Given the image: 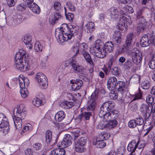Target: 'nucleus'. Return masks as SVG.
Returning a JSON list of instances; mask_svg holds the SVG:
<instances>
[{"label": "nucleus", "mask_w": 155, "mask_h": 155, "mask_svg": "<svg viewBox=\"0 0 155 155\" xmlns=\"http://www.w3.org/2000/svg\"><path fill=\"white\" fill-rule=\"evenodd\" d=\"M148 34L145 35L142 38L140 41V44L143 47L148 46L150 44Z\"/></svg>", "instance_id": "obj_21"}, {"label": "nucleus", "mask_w": 155, "mask_h": 155, "mask_svg": "<svg viewBox=\"0 0 155 155\" xmlns=\"http://www.w3.org/2000/svg\"><path fill=\"white\" fill-rule=\"evenodd\" d=\"M20 91L21 96L23 98H26L28 94V92L26 88L21 89Z\"/></svg>", "instance_id": "obj_42"}, {"label": "nucleus", "mask_w": 155, "mask_h": 155, "mask_svg": "<svg viewBox=\"0 0 155 155\" xmlns=\"http://www.w3.org/2000/svg\"><path fill=\"white\" fill-rule=\"evenodd\" d=\"M117 79L114 77H110L107 80V86L108 89L112 91L117 86Z\"/></svg>", "instance_id": "obj_9"}, {"label": "nucleus", "mask_w": 155, "mask_h": 155, "mask_svg": "<svg viewBox=\"0 0 155 155\" xmlns=\"http://www.w3.org/2000/svg\"><path fill=\"white\" fill-rule=\"evenodd\" d=\"M87 141V139L84 137H81L79 140H75L74 147L75 151L77 152L82 153L84 152L85 149L84 146Z\"/></svg>", "instance_id": "obj_6"}, {"label": "nucleus", "mask_w": 155, "mask_h": 155, "mask_svg": "<svg viewBox=\"0 0 155 155\" xmlns=\"http://www.w3.org/2000/svg\"><path fill=\"white\" fill-rule=\"evenodd\" d=\"M132 59L134 63L138 65L141 63L142 56L141 53L137 50L135 52H133L132 53Z\"/></svg>", "instance_id": "obj_10"}, {"label": "nucleus", "mask_w": 155, "mask_h": 155, "mask_svg": "<svg viewBox=\"0 0 155 155\" xmlns=\"http://www.w3.org/2000/svg\"><path fill=\"white\" fill-rule=\"evenodd\" d=\"M93 144L95 145L97 148H102L104 147L106 145V143L104 142V140H98V137L96 139V142H94Z\"/></svg>", "instance_id": "obj_30"}, {"label": "nucleus", "mask_w": 155, "mask_h": 155, "mask_svg": "<svg viewBox=\"0 0 155 155\" xmlns=\"http://www.w3.org/2000/svg\"><path fill=\"white\" fill-rule=\"evenodd\" d=\"M110 137V134L109 133L105 132H103L100 134L98 137V140H104L108 139Z\"/></svg>", "instance_id": "obj_31"}, {"label": "nucleus", "mask_w": 155, "mask_h": 155, "mask_svg": "<svg viewBox=\"0 0 155 155\" xmlns=\"http://www.w3.org/2000/svg\"><path fill=\"white\" fill-rule=\"evenodd\" d=\"M140 110L143 114L146 121L148 120L152 113L153 112V107L152 106H148L143 104L141 106Z\"/></svg>", "instance_id": "obj_7"}, {"label": "nucleus", "mask_w": 155, "mask_h": 155, "mask_svg": "<svg viewBox=\"0 0 155 155\" xmlns=\"http://www.w3.org/2000/svg\"><path fill=\"white\" fill-rule=\"evenodd\" d=\"M99 90L96 89L91 95L90 100L92 101L96 102V100L98 97Z\"/></svg>", "instance_id": "obj_36"}, {"label": "nucleus", "mask_w": 155, "mask_h": 155, "mask_svg": "<svg viewBox=\"0 0 155 155\" xmlns=\"http://www.w3.org/2000/svg\"><path fill=\"white\" fill-rule=\"evenodd\" d=\"M65 150L63 148H58L52 150L49 155H65Z\"/></svg>", "instance_id": "obj_24"}, {"label": "nucleus", "mask_w": 155, "mask_h": 155, "mask_svg": "<svg viewBox=\"0 0 155 155\" xmlns=\"http://www.w3.org/2000/svg\"><path fill=\"white\" fill-rule=\"evenodd\" d=\"M64 107L66 109H69L72 107L74 105V103L71 101H66L63 104Z\"/></svg>", "instance_id": "obj_46"}, {"label": "nucleus", "mask_w": 155, "mask_h": 155, "mask_svg": "<svg viewBox=\"0 0 155 155\" xmlns=\"http://www.w3.org/2000/svg\"><path fill=\"white\" fill-rule=\"evenodd\" d=\"M108 123L106 125V127L109 128H112L116 127L117 124V122L116 120H111L108 121Z\"/></svg>", "instance_id": "obj_34"}, {"label": "nucleus", "mask_w": 155, "mask_h": 155, "mask_svg": "<svg viewBox=\"0 0 155 155\" xmlns=\"http://www.w3.org/2000/svg\"><path fill=\"white\" fill-rule=\"evenodd\" d=\"M31 41V37L30 35H26L24 37L23 41L26 45L30 43Z\"/></svg>", "instance_id": "obj_49"}, {"label": "nucleus", "mask_w": 155, "mask_h": 155, "mask_svg": "<svg viewBox=\"0 0 155 155\" xmlns=\"http://www.w3.org/2000/svg\"><path fill=\"white\" fill-rule=\"evenodd\" d=\"M92 53L94 55L99 58H103L106 56L105 52H104L103 49L102 51V49L100 48L95 49L93 48Z\"/></svg>", "instance_id": "obj_18"}, {"label": "nucleus", "mask_w": 155, "mask_h": 155, "mask_svg": "<svg viewBox=\"0 0 155 155\" xmlns=\"http://www.w3.org/2000/svg\"><path fill=\"white\" fill-rule=\"evenodd\" d=\"M35 79L41 87H47L48 85L47 79L43 74L41 72L37 73L35 75Z\"/></svg>", "instance_id": "obj_5"}, {"label": "nucleus", "mask_w": 155, "mask_h": 155, "mask_svg": "<svg viewBox=\"0 0 155 155\" xmlns=\"http://www.w3.org/2000/svg\"><path fill=\"white\" fill-rule=\"evenodd\" d=\"M118 96V94L114 91H112L109 94V97L111 99L115 100L117 99Z\"/></svg>", "instance_id": "obj_58"}, {"label": "nucleus", "mask_w": 155, "mask_h": 155, "mask_svg": "<svg viewBox=\"0 0 155 155\" xmlns=\"http://www.w3.org/2000/svg\"><path fill=\"white\" fill-rule=\"evenodd\" d=\"M72 140L71 136L70 134H66L61 143V145L64 148H66L71 144Z\"/></svg>", "instance_id": "obj_14"}, {"label": "nucleus", "mask_w": 155, "mask_h": 155, "mask_svg": "<svg viewBox=\"0 0 155 155\" xmlns=\"http://www.w3.org/2000/svg\"><path fill=\"white\" fill-rule=\"evenodd\" d=\"M82 54L88 63L91 65L93 64V61L89 54L86 51L82 52Z\"/></svg>", "instance_id": "obj_28"}, {"label": "nucleus", "mask_w": 155, "mask_h": 155, "mask_svg": "<svg viewBox=\"0 0 155 155\" xmlns=\"http://www.w3.org/2000/svg\"><path fill=\"white\" fill-rule=\"evenodd\" d=\"M5 21V24L6 23L9 26H15L18 25L20 23L19 20V19H13L12 18L8 19L7 21L6 20Z\"/></svg>", "instance_id": "obj_25"}, {"label": "nucleus", "mask_w": 155, "mask_h": 155, "mask_svg": "<svg viewBox=\"0 0 155 155\" xmlns=\"http://www.w3.org/2000/svg\"><path fill=\"white\" fill-rule=\"evenodd\" d=\"M96 102L90 101L88 103L87 109L89 110H93L95 107Z\"/></svg>", "instance_id": "obj_37"}, {"label": "nucleus", "mask_w": 155, "mask_h": 155, "mask_svg": "<svg viewBox=\"0 0 155 155\" xmlns=\"http://www.w3.org/2000/svg\"><path fill=\"white\" fill-rule=\"evenodd\" d=\"M64 9L66 18L70 21H72L74 18V14L70 13H68L67 14L66 12V9L65 7H64Z\"/></svg>", "instance_id": "obj_53"}, {"label": "nucleus", "mask_w": 155, "mask_h": 155, "mask_svg": "<svg viewBox=\"0 0 155 155\" xmlns=\"http://www.w3.org/2000/svg\"><path fill=\"white\" fill-rule=\"evenodd\" d=\"M63 25L65 26V28H64L63 27L61 26V32H60L58 35V39L61 42L70 40L74 35H77L78 32L77 28L75 27L74 28L71 25L68 26L66 24Z\"/></svg>", "instance_id": "obj_1"}, {"label": "nucleus", "mask_w": 155, "mask_h": 155, "mask_svg": "<svg viewBox=\"0 0 155 155\" xmlns=\"http://www.w3.org/2000/svg\"><path fill=\"white\" fill-rule=\"evenodd\" d=\"M110 116L111 117L112 120H116L118 118L119 113L118 111L117 110H112L109 112Z\"/></svg>", "instance_id": "obj_32"}, {"label": "nucleus", "mask_w": 155, "mask_h": 155, "mask_svg": "<svg viewBox=\"0 0 155 155\" xmlns=\"http://www.w3.org/2000/svg\"><path fill=\"white\" fill-rule=\"evenodd\" d=\"M109 11L111 18H116L118 17L119 12L116 8L114 7L111 8L110 9Z\"/></svg>", "instance_id": "obj_27"}, {"label": "nucleus", "mask_w": 155, "mask_h": 155, "mask_svg": "<svg viewBox=\"0 0 155 155\" xmlns=\"http://www.w3.org/2000/svg\"><path fill=\"white\" fill-rule=\"evenodd\" d=\"M117 86H118L117 88V87L116 88L119 91H123L125 87V83L123 81H119L117 82Z\"/></svg>", "instance_id": "obj_35"}, {"label": "nucleus", "mask_w": 155, "mask_h": 155, "mask_svg": "<svg viewBox=\"0 0 155 155\" xmlns=\"http://www.w3.org/2000/svg\"><path fill=\"white\" fill-rule=\"evenodd\" d=\"M46 141L47 143H49L52 138V133L50 130H47L45 134Z\"/></svg>", "instance_id": "obj_38"}, {"label": "nucleus", "mask_w": 155, "mask_h": 155, "mask_svg": "<svg viewBox=\"0 0 155 155\" xmlns=\"http://www.w3.org/2000/svg\"><path fill=\"white\" fill-rule=\"evenodd\" d=\"M139 90V92L135 95L134 97L132 99V101H135L136 100L142 98V92L140 91V89Z\"/></svg>", "instance_id": "obj_52"}, {"label": "nucleus", "mask_w": 155, "mask_h": 155, "mask_svg": "<svg viewBox=\"0 0 155 155\" xmlns=\"http://www.w3.org/2000/svg\"><path fill=\"white\" fill-rule=\"evenodd\" d=\"M104 113H102L101 111H100L99 114V117L103 118V120L104 122H107L110 121L112 120L111 117L110 116V114L109 112H106L103 111Z\"/></svg>", "instance_id": "obj_19"}, {"label": "nucleus", "mask_w": 155, "mask_h": 155, "mask_svg": "<svg viewBox=\"0 0 155 155\" xmlns=\"http://www.w3.org/2000/svg\"><path fill=\"white\" fill-rule=\"evenodd\" d=\"M42 101L38 98H34L32 101V104L36 107H39L41 104Z\"/></svg>", "instance_id": "obj_43"}, {"label": "nucleus", "mask_w": 155, "mask_h": 155, "mask_svg": "<svg viewBox=\"0 0 155 155\" xmlns=\"http://www.w3.org/2000/svg\"><path fill=\"white\" fill-rule=\"evenodd\" d=\"M117 57L115 56H111L108 62V67L110 68H111V67L112 66L113 63L116 60Z\"/></svg>", "instance_id": "obj_44"}, {"label": "nucleus", "mask_w": 155, "mask_h": 155, "mask_svg": "<svg viewBox=\"0 0 155 155\" xmlns=\"http://www.w3.org/2000/svg\"><path fill=\"white\" fill-rule=\"evenodd\" d=\"M65 116V113L63 111H60L55 114V120L56 121L61 122L64 118Z\"/></svg>", "instance_id": "obj_23"}, {"label": "nucleus", "mask_w": 155, "mask_h": 155, "mask_svg": "<svg viewBox=\"0 0 155 155\" xmlns=\"http://www.w3.org/2000/svg\"><path fill=\"white\" fill-rule=\"evenodd\" d=\"M154 98L151 95L148 96L146 98V101L148 103L152 104L153 103Z\"/></svg>", "instance_id": "obj_64"}, {"label": "nucleus", "mask_w": 155, "mask_h": 155, "mask_svg": "<svg viewBox=\"0 0 155 155\" xmlns=\"http://www.w3.org/2000/svg\"><path fill=\"white\" fill-rule=\"evenodd\" d=\"M29 57L25 51L21 50L17 53L15 57V66L18 70L24 71L25 67L28 64Z\"/></svg>", "instance_id": "obj_2"}, {"label": "nucleus", "mask_w": 155, "mask_h": 155, "mask_svg": "<svg viewBox=\"0 0 155 155\" xmlns=\"http://www.w3.org/2000/svg\"><path fill=\"white\" fill-rule=\"evenodd\" d=\"M128 125L130 128H135L137 126L134 119L130 120L128 123Z\"/></svg>", "instance_id": "obj_57"}, {"label": "nucleus", "mask_w": 155, "mask_h": 155, "mask_svg": "<svg viewBox=\"0 0 155 155\" xmlns=\"http://www.w3.org/2000/svg\"><path fill=\"white\" fill-rule=\"evenodd\" d=\"M13 119L15 126L17 129L21 128L22 120L24 119L26 116V112L25 106L22 104L18 106L15 108L13 111Z\"/></svg>", "instance_id": "obj_4"}, {"label": "nucleus", "mask_w": 155, "mask_h": 155, "mask_svg": "<svg viewBox=\"0 0 155 155\" xmlns=\"http://www.w3.org/2000/svg\"><path fill=\"white\" fill-rule=\"evenodd\" d=\"M18 81L20 87L21 89L26 88V86L25 84L23 78L21 77H20L18 79Z\"/></svg>", "instance_id": "obj_56"}, {"label": "nucleus", "mask_w": 155, "mask_h": 155, "mask_svg": "<svg viewBox=\"0 0 155 155\" xmlns=\"http://www.w3.org/2000/svg\"><path fill=\"white\" fill-rule=\"evenodd\" d=\"M5 127L9 129V125L7 119L4 114L0 113V128H4Z\"/></svg>", "instance_id": "obj_13"}, {"label": "nucleus", "mask_w": 155, "mask_h": 155, "mask_svg": "<svg viewBox=\"0 0 155 155\" xmlns=\"http://www.w3.org/2000/svg\"><path fill=\"white\" fill-rule=\"evenodd\" d=\"M118 28L120 30L124 29V28H126V25L123 21H120V19L118 23Z\"/></svg>", "instance_id": "obj_48"}, {"label": "nucleus", "mask_w": 155, "mask_h": 155, "mask_svg": "<svg viewBox=\"0 0 155 155\" xmlns=\"http://www.w3.org/2000/svg\"><path fill=\"white\" fill-rule=\"evenodd\" d=\"M92 117V113L90 112H84L79 114L78 117V119L80 121L81 120L87 121L89 120L91 117Z\"/></svg>", "instance_id": "obj_20"}, {"label": "nucleus", "mask_w": 155, "mask_h": 155, "mask_svg": "<svg viewBox=\"0 0 155 155\" xmlns=\"http://www.w3.org/2000/svg\"><path fill=\"white\" fill-rule=\"evenodd\" d=\"M85 30L88 33H91L95 29L94 23L92 22H88L84 26Z\"/></svg>", "instance_id": "obj_22"}, {"label": "nucleus", "mask_w": 155, "mask_h": 155, "mask_svg": "<svg viewBox=\"0 0 155 155\" xmlns=\"http://www.w3.org/2000/svg\"><path fill=\"white\" fill-rule=\"evenodd\" d=\"M141 87L144 89H148L150 87V83L147 80L141 83Z\"/></svg>", "instance_id": "obj_47"}, {"label": "nucleus", "mask_w": 155, "mask_h": 155, "mask_svg": "<svg viewBox=\"0 0 155 155\" xmlns=\"http://www.w3.org/2000/svg\"><path fill=\"white\" fill-rule=\"evenodd\" d=\"M137 146V144L136 141H132L129 144L127 149L129 152H134Z\"/></svg>", "instance_id": "obj_26"}, {"label": "nucleus", "mask_w": 155, "mask_h": 155, "mask_svg": "<svg viewBox=\"0 0 155 155\" xmlns=\"http://www.w3.org/2000/svg\"><path fill=\"white\" fill-rule=\"evenodd\" d=\"M133 37V34L132 33L129 34L127 36L124 47L127 51L131 48V42Z\"/></svg>", "instance_id": "obj_15"}, {"label": "nucleus", "mask_w": 155, "mask_h": 155, "mask_svg": "<svg viewBox=\"0 0 155 155\" xmlns=\"http://www.w3.org/2000/svg\"><path fill=\"white\" fill-rule=\"evenodd\" d=\"M26 4H25V8L28 7L30 8L34 13L36 14H39L40 12V9L39 7L33 1L29 2L27 1Z\"/></svg>", "instance_id": "obj_11"}, {"label": "nucleus", "mask_w": 155, "mask_h": 155, "mask_svg": "<svg viewBox=\"0 0 155 155\" xmlns=\"http://www.w3.org/2000/svg\"><path fill=\"white\" fill-rule=\"evenodd\" d=\"M72 84L71 89L74 91H76L79 89L83 84L82 81L80 79H76L75 81H71Z\"/></svg>", "instance_id": "obj_17"}, {"label": "nucleus", "mask_w": 155, "mask_h": 155, "mask_svg": "<svg viewBox=\"0 0 155 155\" xmlns=\"http://www.w3.org/2000/svg\"><path fill=\"white\" fill-rule=\"evenodd\" d=\"M104 46V42L98 39L95 41L94 46L93 48H94L95 49H102Z\"/></svg>", "instance_id": "obj_33"}, {"label": "nucleus", "mask_w": 155, "mask_h": 155, "mask_svg": "<svg viewBox=\"0 0 155 155\" xmlns=\"http://www.w3.org/2000/svg\"><path fill=\"white\" fill-rule=\"evenodd\" d=\"M61 17V16L59 13L55 12L54 13V16L53 17V21H54V23L56 22L55 21L58 20Z\"/></svg>", "instance_id": "obj_59"}, {"label": "nucleus", "mask_w": 155, "mask_h": 155, "mask_svg": "<svg viewBox=\"0 0 155 155\" xmlns=\"http://www.w3.org/2000/svg\"><path fill=\"white\" fill-rule=\"evenodd\" d=\"M33 147L35 150H37L41 149L42 145L40 143H36L33 144Z\"/></svg>", "instance_id": "obj_62"}, {"label": "nucleus", "mask_w": 155, "mask_h": 155, "mask_svg": "<svg viewBox=\"0 0 155 155\" xmlns=\"http://www.w3.org/2000/svg\"><path fill=\"white\" fill-rule=\"evenodd\" d=\"M133 65V63L131 61L127 60L124 63V66L125 69L128 70L131 68Z\"/></svg>", "instance_id": "obj_50"}, {"label": "nucleus", "mask_w": 155, "mask_h": 155, "mask_svg": "<svg viewBox=\"0 0 155 155\" xmlns=\"http://www.w3.org/2000/svg\"><path fill=\"white\" fill-rule=\"evenodd\" d=\"M70 65L74 70L76 71L81 72L84 70V68L82 66L79 65L74 62H71L70 64Z\"/></svg>", "instance_id": "obj_29"}, {"label": "nucleus", "mask_w": 155, "mask_h": 155, "mask_svg": "<svg viewBox=\"0 0 155 155\" xmlns=\"http://www.w3.org/2000/svg\"><path fill=\"white\" fill-rule=\"evenodd\" d=\"M136 123L137 126L142 125L143 124L144 121L143 118L140 116L134 119Z\"/></svg>", "instance_id": "obj_40"}, {"label": "nucleus", "mask_w": 155, "mask_h": 155, "mask_svg": "<svg viewBox=\"0 0 155 155\" xmlns=\"http://www.w3.org/2000/svg\"><path fill=\"white\" fill-rule=\"evenodd\" d=\"M143 10L142 9H139L137 12L136 20L138 21V22L142 20V19H144L142 15Z\"/></svg>", "instance_id": "obj_39"}, {"label": "nucleus", "mask_w": 155, "mask_h": 155, "mask_svg": "<svg viewBox=\"0 0 155 155\" xmlns=\"http://www.w3.org/2000/svg\"><path fill=\"white\" fill-rule=\"evenodd\" d=\"M42 47L40 43L37 41L36 42L35 45V49L37 52H40L42 51Z\"/></svg>", "instance_id": "obj_45"}, {"label": "nucleus", "mask_w": 155, "mask_h": 155, "mask_svg": "<svg viewBox=\"0 0 155 155\" xmlns=\"http://www.w3.org/2000/svg\"><path fill=\"white\" fill-rule=\"evenodd\" d=\"M13 119L15 126L17 129L21 128L22 120L24 119L26 116V112L25 106L22 104L18 106L15 108L13 111Z\"/></svg>", "instance_id": "obj_3"}, {"label": "nucleus", "mask_w": 155, "mask_h": 155, "mask_svg": "<svg viewBox=\"0 0 155 155\" xmlns=\"http://www.w3.org/2000/svg\"><path fill=\"white\" fill-rule=\"evenodd\" d=\"M111 72L113 75L116 76H119L120 74V70L117 67L111 68Z\"/></svg>", "instance_id": "obj_41"}, {"label": "nucleus", "mask_w": 155, "mask_h": 155, "mask_svg": "<svg viewBox=\"0 0 155 155\" xmlns=\"http://www.w3.org/2000/svg\"><path fill=\"white\" fill-rule=\"evenodd\" d=\"M121 32L118 31H116L114 32L113 35V38H121Z\"/></svg>", "instance_id": "obj_63"}, {"label": "nucleus", "mask_w": 155, "mask_h": 155, "mask_svg": "<svg viewBox=\"0 0 155 155\" xmlns=\"http://www.w3.org/2000/svg\"><path fill=\"white\" fill-rule=\"evenodd\" d=\"M150 68L153 69L155 68V58L153 56L152 59L149 63Z\"/></svg>", "instance_id": "obj_54"}, {"label": "nucleus", "mask_w": 155, "mask_h": 155, "mask_svg": "<svg viewBox=\"0 0 155 155\" xmlns=\"http://www.w3.org/2000/svg\"><path fill=\"white\" fill-rule=\"evenodd\" d=\"M148 35L150 44L155 46V36L150 34H148Z\"/></svg>", "instance_id": "obj_51"}, {"label": "nucleus", "mask_w": 155, "mask_h": 155, "mask_svg": "<svg viewBox=\"0 0 155 155\" xmlns=\"http://www.w3.org/2000/svg\"><path fill=\"white\" fill-rule=\"evenodd\" d=\"M115 104L114 102L109 101L104 102L100 108V110L102 113L104 111L110 112L112 110Z\"/></svg>", "instance_id": "obj_8"}, {"label": "nucleus", "mask_w": 155, "mask_h": 155, "mask_svg": "<svg viewBox=\"0 0 155 155\" xmlns=\"http://www.w3.org/2000/svg\"><path fill=\"white\" fill-rule=\"evenodd\" d=\"M80 132V130L79 129H74L72 131V136H74V140L79 136Z\"/></svg>", "instance_id": "obj_55"}, {"label": "nucleus", "mask_w": 155, "mask_h": 155, "mask_svg": "<svg viewBox=\"0 0 155 155\" xmlns=\"http://www.w3.org/2000/svg\"><path fill=\"white\" fill-rule=\"evenodd\" d=\"M130 18L127 15H123L121 18H120V21H123L126 24L127 22H129L130 21Z\"/></svg>", "instance_id": "obj_60"}, {"label": "nucleus", "mask_w": 155, "mask_h": 155, "mask_svg": "<svg viewBox=\"0 0 155 155\" xmlns=\"http://www.w3.org/2000/svg\"><path fill=\"white\" fill-rule=\"evenodd\" d=\"M114 45L112 42L108 41L105 43L104 45V51L105 52V54L107 53H110L113 51L114 48Z\"/></svg>", "instance_id": "obj_16"}, {"label": "nucleus", "mask_w": 155, "mask_h": 155, "mask_svg": "<svg viewBox=\"0 0 155 155\" xmlns=\"http://www.w3.org/2000/svg\"><path fill=\"white\" fill-rule=\"evenodd\" d=\"M54 6V8L56 10L60 11L61 10V7L60 2H55Z\"/></svg>", "instance_id": "obj_61"}, {"label": "nucleus", "mask_w": 155, "mask_h": 155, "mask_svg": "<svg viewBox=\"0 0 155 155\" xmlns=\"http://www.w3.org/2000/svg\"><path fill=\"white\" fill-rule=\"evenodd\" d=\"M147 22L145 19H142V20L138 22L137 26V31L139 32H143L146 30L147 27Z\"/></svg>", "instance_id": "obj_12"}]
</instances>
